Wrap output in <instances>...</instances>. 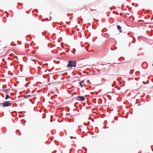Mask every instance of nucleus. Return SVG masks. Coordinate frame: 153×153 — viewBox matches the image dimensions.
<instances>
[{
  "label": "nucleus",
  "mask_w": 153,
  "mask_h": 153,
  "mask_svg": "<svg viewBox=\"0 0 153 153\" xmlns=\"http://www.w3.org/2000/svg\"><path fill=\"white\" fill-rule=\"evenodd\" d=\"M119 83H120V84H121L122 83V82H119Z\"/></svg>",
  "instance_id": "13"
},
{
  "label": "nucleus",
  "mask_w": 153,
  "mask_h": 153,
  "mask_svg": "<svg viewBox=\"0 0 153 153\" xmlns=\"http://www.w3.org/2000/svg\"><path fill=\"white\" fill-rule=\"evenodd\" d=\"M11 104L9 101H5L2 103L3 106L4 107L9 106L11 105Z\"/></svg>",
  "instance_id": "2"
},
{
  "label": "nucleus",
  "mask_w": 153,
  "mask_h": 153,
  "mask_svg": "<svg viewBox=\"0 0 153 153\" xmlns=\"http://www.w3.org/2000/svg\"><path fill=\"white\" fill-rule=\"evenodd\" d=\"M90 10H91V11H92V10H93V9H91V8H90Z\"/></svg>",
  "instance_id": "11"
},
{
  "label": "nucleus",
  "mask_w": 153,
  "mask_h": 153,
  "mask_svg": "<svg viewBox=\"0 0 153 153\" xmlns=\"http://www.w3.org/2000/svg\"><path fill=\"white\" fill-rule=\"evenodd\" d=\"M76 66V61L69 60L67 65V67L69 68L72 67H75Z\"/></svg>",
  "instance_id": "1"
},
{
  "label": "nucleus",
  "mask_w": 153,
  "mask_h": 153,
  "mask_svg": "<svg viewBox=\"0 0 153 153\" xmlns=\"http://www.w3.org/2000/svg\"><path fill=\"white\" fill-rule=\"evenodd\" d=\"M104 36L106 38H109L110 36L108 33H106L104 34Z\"/></svg>",
  "instance_id": "4"
},
{
  "label": "nucleus",
  "mask_w": 153,
  "mask_h": 153,
  "mask_svg": "<svg viewBox=\"0 0 153 153\" xmlns=\"http://www.w3.org/2000/svg\"><path fill=\"white\" fill-rule=\"evenodd\" d=\"M71 137V138H72V137H71H71Z\"/></svg>",
  "instance_id": "14"
},
{
  "label": "nucleus",
  "mask_w": 153,
  "mask_h": 153,
  "mask_svg": "<svg viewBox=\"0 0 153 153\" xmlns=\"http://www.w3.org/2000/svg\"><path fill=\"white\" fill-rule=\"evenodd\" d=\"M9 95H6V97L5 98V100H7L8 98H9Z\"/></svg>",
  "instance_id": "8"
},
{
  "label": "nucleus",
  "mask_w": 153,
  "mask_h": 153,
  "mask_svg": "<svg viewBox=\"0 0 153 153\" xmlns=\"http://www.w3.org/2000/svg\"><path fill=\"white\" fill-rule=\"evenodd\" d=\"M1 105H2V103H0V107L1 106Z\"/></svg>",
  "instance_id": "12"
},
{
  "label": "nucleus",
  "mask_w": 153,
  "mask_h": 153,
  "mask_svg": "<svg viewBox=\"0 0 153 153\" xmlns=\"http://www.w3.org/2000/svg\"><path fill=\"white\" fill-rule=\"evenodd\" d=\"M117 28L118 29V30H119L120 32H122V31L121 29V27L120 26V25H117Z\"/></svg>",
  "instance_id": "5"
},
{
  "label": "nucleus",
  "mask_w": 153,
  "mask_h": 153,
  "mask_svg": "<svg viewBox=\"0 0 153 153\" xmlns=\"http://www.w3.org/2000/svg\"><path fill=\"white\" fill-rule=\"evenodd\" d=\"M79 84L81 87H82L83 85L82 84V83L81 82H79Z\"/></svg>",
  "instance_id": "9"
},
{
  "label": "nucleus",
  "mask_w": 153,
  "mask_h": 153,
  "mask_svg": "<svg viewBox=\"0 0 153 153\" xmlns=\"http://www.w3.org/2000/svg\"><path fill=\"white\" fill-rule=\"evenodd\" d=\"M80 82H81V83L84 82V80H82Z\"/></svg>",
  "instance_id": "10"
},
{
  "label": "nucleus",
  "mask_w": 153,
  "mask_h": 153,
  "mask_svg": "<svg viewBox=\"0 0 153 153\" xmlns=\"http://www.w3.org/2000/svg\"><path fill=\"white\" fill-rule=\"evenodd\" d=\"M25 98H29L31 97L30 95H27L26 96H25Z\"/></svg>",
  "instance_id": "7"
},
{
  "label": "nucleus",
  "mask_w": 153,
  "mask_h": 153,
  "mask_svg": "<svg viewBox=\"0 0 153 153\" xmlns=\"http://www.w3.org/2000/svg\"><path fill=\"white\" fill-rule=\"evenodd\" d=\"M10 90V88H8L6 89H3L2 91L4 92H6L9 91Z\"/></svg>",
  "instance_id": "6"
},
{
  "label": "nucleus",
  "mask_w": 153,
  "mask_h": 153,
  "mask_svg": "<svg viewBox=\"0 0 153 153\" xmlns=\"http://www.w3.org/2000/svg\"><path fill=\"white\" fill-rule=\"evenodd\" d=\"M78 100L81 101H83L85 100V98L83 96H79L78 97Z\"/></svg>",
  "instance_id": "3"
}]
</instances>
